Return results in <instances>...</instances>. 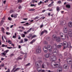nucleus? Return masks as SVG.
I'll return each mask as SVG.
<instances>
[{
  "label": "nucleus",
  "instance_id": "nucleus-7",
  "mask_svg": "<svg viewBox=\"0 0 72 72\" xmlns=\"http://www.w3.org/2000/svg\"><path fill=\"white\" fill-rule=\"evenodd\" d=\"M9 51V50H7L4 51V52L3 53H1V54L3 55H4V56H5L6 55V53L8 52Z\"/></svg>",
  "mask_w": 72,
  "mask_h": 72
},
{
  "label": "nucleus",
  "instance_id": "nucleus-18",
  "mask_svg": "<svg viewBox=\"0 0 72 72\" xmlns=\"http://www.w3.org/2000/svg\"><path fill=\"white\" fill-rule=\"evenodd\" d=\"M4 67V64H1V65H0V69H1V68H3V67Z\"/></svg>",
  "mask_w": 72,
  "mask_h": 72
},
{
  "label": "nucleus",
  "instance_id": "nucleus-58",
  "mask_svg": "<svg viewBox=\"0 0 72 72\" xmlns=\"http://www.w3.org/2000/svg\"><path fill=\"white\" fill-rule=\"evenodd\" d=\"M49 7H51V4H50L48 5Z\"/></svg>",
  "mask_w": 72,
  "mask_h": 72
},
{
  "label": "nucleus",
  "instance_id": "nucleus-14",
  "mask_svg": "<svg viewBox=\"0 0 72 72\" xmlns=\"http://www.w3.org/2000/svg\"><path fill=\"white\" fill-rule=\"evenodd\" d=\"M51 54V53H50V55H51V54ZM45 58H49V57H50V54H46L45 55Z\"/></svg>",
  "mask_w": 72,
  "mask_h": 72
},
{
  "label": "nucleus",
  "instance_id": "nucleus-53",
  "mask_svg": "<svg viewBox=\"0 0 72 72\" xmlns=\"http://www.w3.org/2000/svg\"><path fill=\"white\" fill-rule=\"evenodd\" d=\"M12 38H13L14 39H15V38H16V36H15L14 35L13 37H12Z\"/></svg>",
  "mask_w": 72,
  "mask_h": 72
},
{
  "label": "nucleus",
  "instance_id": "nucleus-39",
  "mask_svg": "<svg viewBox=\"0 0 72 72\" xmlns=\"http://www.w3.org/2000/svg\"><path fill=\"white\" fill-rule=\"evenodd\" d=\"M44 32L43 31H42L40 33V36L44 34Z\"/></svg>",
  "mask_w": 72,
  "mask_h": 72
},
{
  "label": "nucleus",
  "instance_id": "nucleus-9",
  "mask_svg": "<svg viewBox=\"0 0 72 72\" xmlns=\"http://www.w3.org/2000/svg\"><path fill=\"white\" fill-rule=\"evenodd\" d=\"M63 32L65 33H66L68 32V30L67 27H64L63 30Z\"/></svg>",
  "mask_w": 72,
  "mask_h": 72
},
{
  "label": "nucleus",
  "instance_id": "nucleus-59",
  "mask_svg": "<svg viewBox=\"0 0 72 72\" xmlns=\"http://www.w3.org/2000/svg\"><path fill=\"white\" fill-rule=\"evenodd\" d=\"M38 72H42V70H37Z\"/></svg>",
  "mask_w": 72,
  "mask_h": 72
},
{
  "label": "nucleus",
  "instance_id": "nucleus-13",
  "mask_svg": "<svg viewBox=\"0 0 72 72\" xmlns=\"http://www.w3.org/2000/svg\"><path fill=\"white\" fill-rule=\"evenodd\" d=\"M60 36L61 37H66V35L63 34L62 33H60Z\"/></svg>",
  "mask_w": 72,
  "mask_h": 72
},
{
  "label": "nucleus",
  "instance_id": "nucleus-60",
  "mask_svg": "<svg viewBox=\"0 0 72 72\" xmlns=\"http://www.w3.org/2000/svg\"><path fill=\"white\" fill-rule=\"evenodd\" d=\"M14 55V54H11L10 55L11 57H12V56H13Z\"/></svg>",
  "mask_w": 72,
  "mask_h": 72
},
{
  "label": "nucleus",
  "instance_id": "nucleus-25",
  "mask_svg": "<svg viewBox=\"0 0 72 72\" xmlns=\"http://www.w3.org/2000/svg\"><path fill=\"white\" fill-rule=\"evenodd\" d=\"M3 23H4V21L3 20H1L0 22V26H2Z\"/></svg>",
  "mask_w": 72,
  "mask_h": 72
},
{
  "label": "nucleus",
  "instance_id": "nucleus-42",
  "mask_svg": "<svg viewBox=\"0 0 72 72\" xmlns=\"http://www.w3.org/2000/svg\"><path fill=\"white\" fill-rule=\"evenodd\" d=\"M36 4L35 5L34 4H31L30 6H36Z\"/></svg>",
  "mask_w": 72,
  "mask_h": 72
},
{
  "label": "nucleus",
  "instance_id": "nucleus-37",
  "mask_svg": "<svg viewBox=\"0 0 72 72\" xmlns=\"http://www.w3.org/2000/svg\"><path fill=\"white\" fill-rule=\"evenodd\" d=\"M22 2V0H18L17 2L18 3H21Z\"/></svg>",
  "mask_w": 72,
  "mask_h": 72
},
{
  "label": "nucleus",
  "instance_id": "nucleus-24",
  "mask_svg": "<svg viewBox=\"0 0 72 72\" xmlns=\"http://www.w3.org/2000/svg\"><path fill=\"white\" fill-rule=\"evenodd\" d=\"M35 10L33 8H31L29 9V11H30V12H32V11H35Z\"/></svg>",
  "mask_w": 72,
  "mask_h": 72
},
{
  "label": "nucleus",
  "instance_id": "nucleus-29",
  "mask_svg": "<svg viewBox=\"0 0 72 72\" xmlns=\"http://www.w3.org/2000/svg\"><path fill=\"white\" fill-rule=\"evenodd\" d=\"M42 3V1H40V2L39 3H38V5L39 6H40V4H41Z\"/></svg>",
  "mask_w": 72,
  "mask_h": 72
},
{
  "label": "nucleus",
  "instance_id": "nucleus-64",
  "mask_svg": "<svg viewBox=\"0 0 72 72\" xmlns=\"http://www.w3.org/2000/svg\"><path fill=\"white\" fill-rule=\"evenodd\" d=\"M6 3V1H3V3L4 4H5V3Z\"/></svg>",
  "mask_w": 72,
  "mask_h": 72
},
{
  "label": "nucleus",
  "instance_id": "nucleus-48",
  "mask_svg": "<svg viewBox=\"0 0 72 72\" xmlns=\"http://www.w3.org/2000/svg\"><path fill=\"white\" fill-rule=\"evenodd\" d=\"M4 39H5V40H7V39L6 38V36L4 35Z\"/></svg>",
  "mask_w": 72,
  "mask_h": 72
},
{
  "label": "nucleus",
  "instance_id": "nucleus-11",
  "mask_svg": "<svg viewBox=\"0 0 72 72\" xmlns=\"http://www.w3.org/2000/svg\"><path fill=\"white\" fill-rule=\"evenodd\" d=\"M68 25L70 27H71L72 28V22L71 21L69 22L68 23Z\"/></svg>",
  "mask_w": 72,
  "mask_h": 72
},
{
  "label": "nucleus",
  "instance_id": "nucleus-17",
  "mask_svg": "<svg viewBox=\"0 0 72 72\" xmlns=\"http://www.w3.org/2000/svg\"><path fill=\"white\" fill-rule=\"evenodd\" d=\"M67 63L69 64H72V61L71 60H69V61H67Z\"/></svg>",
  "mask_w": 72,
  "mask_h": 72
},
{
  "label": "nucleus",
  "instance_id": "nucleus-32",
  "mask_svg": "<svg viewBox=\"0 0 72 72\" xmlns=\"http://www.w3.org/2000/svg\"><path fill=\"white\" fill-rule=\"evenodd\" d=\"M44 67H46V66L45 65V64H44L42 65V68H44Z\"/></svg>",
  "mask_w": 72,
  "mask_h": 72
},
{
  "label": "nucleus",
  "instance_id": "nucleus-6",
  "mask_svg": "<svg viewBox=\"0 0 72 72\" xmlns=\"http://www.w3.org/2000/svg\"><path fill=\"white\" fill-rule=\"evenodd\" d=\"M54 63V62H51V65H52V66H54L55 67H56L57 68H58V67H59V66H60V63H59V64H53V63Z\"/></svg>",
  "mask_w": 72,
  "mask_h": 72
},
{
  "label": "nucleus",
  "instance_id": "nucleus-8",
  "mask_svg": "<svg viewBox=\"0 0 72 72\" xmlns=\"http://www.w3.org/2000/svg\"><path fill=\"white\" fill-rule=\"evenodd\" d=\"M68 34L69 37H72V30H70L68 32Z\"/></svg>",
  "mask_w": 72,
  "mask_h": 72
},
{
  "label": "nucleus",
  "instance_id": "nucleus-47",
  "mask_svg": "<svg viewBox=\"0 0 72 72\" xmlns=\"http://www.w3.org/2000/svg\"><path fill=\"white\" fill-rule=\"evenodd\" d=\"M30 63H29L28 64L26 65V66H30Z\"/></svg>",
  "mask_w": 72,
  "mask_h": 72
},
{
  "label": "nucleus",
  "instance_id": "nucleus-34",
  "mask_svg": "<svg viewBox=\"0 0 72 72\" xmlns=\"http://www.w3.org/2000/svg\"><path fill=\"white\" fill-rule=\"evenodd\" d=\"M32 28H31L29 30H28L27 31V32L28 33L29 32H30V31H31V30H32Z\"/></svg>",
  "mask_w": 72,
  "mask_h": 72
},
{
  "label": "nucleus",
  "instance_id": "nucleus-51",
  "mask_svg": "<svg viewBox=\"0 0 72 72\" xmlns=\"http://www.w3.org/2000/svg\"><path fill=\"white\" fill-rule=\"evenodd\" d=\"M29 24V23L28 22H27L26 23V25H27V24H28V26H29V25H30V24Z\"/></svg>",
  "mask_w": 72,
  "mask_h": 72
},
{
  "label": "nucleus",
  "instance_id": "nucleus-12",
  "mask_svg": "<svg viewBox=\"0 0 72 72\" xmlns=\"http://www.w3.org/2000/svg\"><path fill=\"white\" fill-rule=\"evenodd\" d=\"M36 50L37 53H41V49L40 48L37 49Z\"/></svg>",
  "mask_w": 72,
  "mask_h": 72
},
{
  "label": "nucleus",
  "instance_id": "nucleus-35",
  "mask_svg": "<svg viewBox=\"0 0 72 72\" xmlns=\"http://www.w3.org/2000/svg\"><path fill=\"white\" fill-rule=\"evenodd\" d=\"M36 36H37L36 35H34L32 37V39H33V38H35V37H36Z\"/></svg>",
  "mask_w": 72,
  "mask_h": 72
},
{
  "label": "nucleus",
  "instance_id": "nucleus-16",
  "mask_svg": "<svg viewBox=\"0 0 72 72\" xmlns=\"http://www.w3.org/2000/svg\"><path fill=\"white\" fill-rule=\"evenodd\" d=\"M35 41H36V40H35V39L33 40L32 41L30 42V44H33V42H35Z\"/></svg>",
  "mask_w": 72,
  "mask_h": 72
},
{
  "label": "nucleus",
  "instance_id": "nucleus-30",
  "mask_svg": "<svg viewBox=\"0 0 72 72\" xmlns=\"http://www.w3.org/2000/svg\"><path fill=\"white\" fill-rule=\"evenodd\" d=\"M24 42H27L28 41V39L26 38H24Z\"/></svg>",
  "mask_w": 72,
  "mask_h": 72
},
{
  "label": "nucleus",
  "instance_id": "nucleus-22",
  "mask_svg": "<svg viewBox=\"0 0 72 72\" xmlns=\"http://www.w3.org/2000/svg\"><path fill=\"white\" fill-rule=\"evenodd\" d=\"M19 43L20 44L23 43V39H21V40L19 41Z\"/></svg>",
  "mask_w": 72,
  "mask_h": 72
},
{
  "label": "nucleus",
  "instance_id": "nucleus-49",
  "mask_svg": "<svg viewBox=\"0 0 72 72\" xmlns=\"http://www.w3.org/2000/svg\"><path fill=\"white\" fill-rule=\"evenodd\" d=\"M5 72H10V69H8L7 71H6Z\"/></svg>",
  "mask_w": 72,
  "mask_h": 72
},
{
  "label": "nucleus",
  "instance_id": "nucleus-20",
  "mask_svg": "<svg viewBox=\"0 0 72 72\" xmlns=\"http://www.w3.org/2000/svg\"><path fill=\"white\" fill-rule=\"evenodd\" d=\"M1 31L3 33H5V32L4 31V28L3 27H2L1 28Z\"/></svg>",
  "mask_w": 72,
  "mask_h": 72
},
{
  "label": "nucleus",
  "instance_id": "nucleus-46",
  "mask_svg": "<svg viewBox=\"0 0 72 72\" xmlns=\"http://www.w3.org/2000/svg\"><path fill=\"white\" fill-rule=\"evenodd\" d=\"M7 49H10L11 48H13V47H7Z\"/></svg>",
  "mask_w": 72,
  "mask_h": 72
},
{
  "label": "nucleus",
  "instance_id": "nucleus-57",
  "mask_svg": "<svg viewBox=\"0 0 72 72\" xmlns=\"http://www.w3.org/2000/svg\"><path fill=\"white\" fill-rule=\"evenodd\" d=\"M43 24H42L41 25H40V28H42V27H43Z\"/></svg>",
  "mask_w": 72,
  "mask_h": 72
},
{
  "label": "nucleus",
  "instance_id": "nucleus-27",
  "mask_svg": "<svg viewBox=\"0 0 72 72\" xmlns=\"http://www.w3.org/2000/svg\"><path fill=\"white\" fill-rule=\"evenodd\" d=\"M62 72V69H58L57 70V72Z\"/></svg>",
  "mask_w": 72,
  "mask_h": 72
},
{
  "label": "nucleus",
  "instance_id": "nucleus-41",
  "mask_svg": "<svg viewBox=\"0 0 72 72\" xmlns=\"http://www.w3.org/2000/svg\"><path fill=\"white\" fill-rule=\"evenodd\" d=\"M39 17H38L37 16L35 17V18L34 19V20H36V19H39Z\"/></svg>",
  "mask_w": 72,
  "mask_h": 72
},
{
  "label": "nucleus",
  "instance_id": "nucleus-31",
  "mask_svg": "<svg viewBox=\"0 0 72 72\" xmlns=\"http://www.w3.org/2000/svg\"><path fill=\"white\" fill-rule=\"evenodd\" d=\"M66 35L65 37H64V38H63V37H62V40H63V41H64L65 40H66Z\"/></svg>",
  "mask_w": 72,
  "mask_h": 72
},
{
  "label": "nucleus",
  "instance_id": "nucleus-26",
  "mask_svg": "<svg viewBox=\"0 0 72 72\" xmlns=\"http://www.w3.org/2000/svg\"><path fill=\"white\" fill-rule=\"evenodd\" d=\"M2 40L3 42H5V40H4V38L3 37V36H2Z\"/></svg>",
  "mask_w": 72,
  "mask_h": 72
},
{
  "label": "nucleus",
  "instance_id": "nucleus-44",
  "mask_svg": "<svg viewBox=\"0 0 72 72\" xmlns=\"http://www.w3.org/2000/svg\"><path fill=\"white\" fill-rule=\"evenodd\" d=\"M48 49V47H44L43 48V50H45V49Z\"/></svg>",
  "mask_w": 72,
  "mask_h": 72
},
{
  "label": "nucleus",
  "instance_id": "nucleus-63",
  "mask_svg": "<svg viewBox=\"0 0 72 72\" xmlns=\"http://www.w3.org/2000/svg\"><path fill=\"white\" fill-rule=\"evenodd\" d=\"M22 7L21 6H20L19 7V9H21Z\"/></svg>",
  "mask_w": 72,
  "mask_h": 72
},
{
  "label": "nucleus",
  "instance_id": "nucleus-52",
  "mask_svg": "<svg viewBox=\"0 0 72 72\" xmlns=\"http://www.w3.org/2000/svg\"><path fill=\"white\" fill-rule=\"evenodd\" d=\"M23 33H24V35H26L27 33L26 32H24Z\"/></svg>",
  "mask_w": 72,
  "mask_h": 72
},
{
  "label": "nucleus",
  "instance_id": "nucleus-50",
  "mask_svg": "<svg viewBox=\"0 0 72 72\" xmlns=\"http://www.w3.org/2000/svg\"><path fill=\"white\" fill-rule=\"evenodd\" d=\"M6 30H9V27H7Z\"/></svg>",
  "mask_w": 72,
  "mask_h": 72
},
{
  "label": "nucleus",
  "instance_id": "nucleus-3",
  "mask_svg": "<svg viewBox=\"0 0 72 72\" xmlns=\"http://www.w3.org/2000/svg\"><path fill=\"white\" fill-rule=\"evenodd\" d=\"M52 37L53 40H54L56 39V40L57 42H60V38L59 37H57L56 35H53Z\"/></svg>",
  "mask_w": 72,
  "mask_h": 72
},
{
  "label": "nucleus",
  "instance_id": "nucleus-5",
  "mask_svg": "<svg viewBox=\"0 0 72 72\" xmlns=\"http://www.w3.org/2000/svg\"><path fill=\"white\" fill-rule=\"evenodd\" d=\"M50 59L51 61H55L57 60V57L54 56H51L50 57Z\"/></svg>",
  "mask_w": 72,
  "mask_h": 72
},
{
  "label": "nucleus",
  "instance_id": "nucleus-23",
  "mask_svg": "<svg viewBox=\"0 0 72 72\" xmlns=\"http://www.w3.org/2000/svg\"><path fill=\"white\" fill-rule=\"evenodd\" d=\"M2 47H3V48L4 47H5L6 48L7 46H8L7 45H5L4 44H3L2 45Z\"/></svg>",
  "mask_w": 72,
  "mask_h": 72
},
{
  "label": "nucleus",
  "instance_id": "nucleus-2",
  "mask_svg": "<svg viewBox=\"0 0 72 72\" xmlns=\"http://www.w3.org/2000/svg\"><path fill=\"white\" fill-rule=\"evenodd\" d=\"M63 46H64V49H66V48H70V47L71 48V42H68L67 43L66 41L64 42Z\"/></svg>",
  "mask_w": 72,
  "mask_h": 72
},
{
  "label": "nucleus",
  "instance_id": "nucleus-15",
  "mask_svg": "<svg viewBox=\"0 0 72 72\" xmlns=\"http://www.w3.org/2000/svg\"><path fill=\"white\" fill-rule=\"evenodd\" d=\"M42 72H46V71L47 72H53V71H50V70H49L48 71V70H46L45 71V70H42Z\"/></svg>",
  "mask_w": 72,
  "mask_h": 72
},
{
  "label": "nucleus",
  "instance_id": "nucleus-36",
  "mask_svg": "<svg viewBox=\"0 0 72 72\" xmlns=\"http://www.w3.org/2000/svg\"><path fill=\"white\" fill-rule=\"evenodd\" d=\"M22 58L18 57L17 59V60H22Z\"/></svg>",
  "mask_w": 72,
  "mask_h": 72
},
{
  "label": "nucleus",
  "instance_id": "nucleus-61",
  "mask_svg": "<svg viewBox=\"0 0 72 72\" xmlns=\"http://www.w3.org/2000/svg\"><path fill=\"white\" fill-rule=\"evenodd\" d=\"M21 46L20 45L19 46H18V48L19 49H21Z\"/></svg>",
  "mask_w": 72,
  "mask_h": 72
},
{
  "label": "nucleus",
  "instance_id": "nucleus-28",
  "mask_svg": "<svg viewBox=\"0 0 72 72\" xmlns=\"http://www.w3.org/2000/svg\"><path fill=\"white\" fill-rule=\"evenodd\" d=\"M21 37H25V34H21Z\"/></svg>",
  "mask_w": 72,
  "mask_h": 72
},
{
  "label": "nucleus",
  "instance_id": "nucleus-4",
  "mask_svg": "<svg viewBox=\"0 0 72 72\" xmlns=\"http://www.w3.org/2000/svg\"><path fill=\"white\" fill-rule=\"evenodd\" d=\"M14 68H13L12 70L11 71V72H17V71H19V69H21L20 68H18L15 69V68H17V66L16 65L14 66Z\"/></svg>",
  "mask_w": 72,
  "mask_h": 72
},
{
  "label": "nucleus",
  "instance_id": "nucleus-56",
  "mask_svg": "<svg viewBox=\"0 0 72 72\" xmlns=\"http://www.w3.org/2000/svg\"><path fill=\"white\" fill-rule=\"evenodd\" d=\"M46 10H44L42 11V13H44V12H45V11Z\"/></svg>",
  "mask_w": 72,
  "mask_h": 72
},
{
  "label": "nucleus",
  "instance_id": "nucleus-54",
  "mask_svg": "<svg viewBox=\"0 0 72 72\" xmlns=\"http://www.w3.org/2000/svg\"><path fill=\"white\" fill-rule=\"evenodd\" d=\"M35 1H36V0H32V2L33 3H34L35 2Z\"/></svg>",
  "mask_w": 72,
  "mask_h": 72
},
{
  "label": "nucleus",
  "instance_id": "nucleus-10",
  "mask_svg": "<svg viewBox=\"0 0 72 72\" xmlns=\"http://www.w3.org/2000/svg\"><path fill=\"white\" fill-rule=\"evenodd\" d=\"M68 68L69 67H68V65L67 64H65L64 66V69H68Z\"/></svg>",
  "mask_w": 72,
  "mask_h": 72
},
{
  "label": "nucleus",
  "instance_id": "nucleus-33",
  "mask_svg": "<svg viewBox=\"0 0 72 72\" xmlns=\"http://www.w3.org/2000/svg\"><path fill=\"white\" fill-rule=\"evenodd\" d=\"M6 35H10V33L9 32H6Z\"/></svg>",
  "mask_w": 72,
  "mask_h": 72
},
{
  "label": "nucleus",
  "instance_id": "nucleus-21",
  "mask_svg": "<svg viewBox=\"0 0 72 72\" xmlns=\"http://www.w3.org/2000/svg\"><path fill=\"white\" fill-rule=\"evenodd\" d=\"M62 43L59 44L58 45V48H60L62 47Z\"/></svg>",
  "mask_w": 72,
  "mask_h": 72
},
{
  "label": "nucleus",
  "instance_id": "nucleus-1",
  "mask_svg": "<svg viewBox=\"0 0 72 72\" xmlns=\"http://www.w3.org/2000/svg\"><path fill=\"white\" fill-rule=\"evenodd\" d=\"M54 47H56V48H54ZM57 45H54V46H51V45H48L47 46V49L49 50L50 52H51L50 54L51 55L53 54V49H54L53 51V53H57L58 51V50H57Z\"/></svg>",
  "mask_w": 72,
  "mask_h": 72
},
{
  "label": "nucleus",
  "instance_id": "nucleus-43",
  "mask_svg": "<svg viewBox=\"0 0 72 72\" xmlns=\"http://www.w3.org/2000/svg\"><path fill=\"white\" fill-rule=\"evenodd\" d=\"M58 12H59V7H57L56 8Z\"/></svg>",
  "mask_w": 72,
  "mask_h": 72
},
{
  "label": "nucleus",
  "instance_id": "nucleus-40",
  "mask_svg": "<svg viewBox=\"0 0 72 72\" xmlns=\"http://www.w3.org/2000/svg\"><path fill=\"white\" fill-rule=\"evenodd\" d=\"M43 50L44 53H47L48 52V50Z\"/></svg>",
  "mask_w": 72,
  "mask_h": 72
},
{
  "label": "nucleus",
  "instance_id": "nucleus-19",
  "mask_svg": "<svg viewBox=\"0 0 72 72\" xmlns=\"http://www.w3.org/2000/svg\"><path fill=\"white\" fill-rule=\"evenodd\" d=\"M66 8H71V6H70L69 4H66Z\"/></svg>",
  "mask_w": 72,
  "mask_h": 72
},
{
  "label": "nucleus",
  "instance_id": "nucleus-55",
  "mask_svg": "<svg viewBox=\"0 0 72 72\" xmlns=\"http://www.w3.org/2000/svg\"><path fill=\"white\" fill-rule=\"evenodd\" d=\"M43 32H46V33H47V31L45 30H44V31H43Z\"/></svg>",
  "mask_w": 72,
  "mask_h": 72
},
{
  "label": "nucleus",
  "instance_id": "nucleus-45",
  "mask_svg": "<svg viewBox=\"0 0 72 72\" xmlns=\"http://www.w3.org/2000/svg\"><path fill=\"white\" fill-rule=\"evenodd\" d=\"M8 19L9 21H12V18L10 17H8Z\"/></svg>",
  "mask_w": 72,
  "mask_h": 72
},
{
  "label": "nucleus",
  "instance_id": "nucleus-62",
  "mask_svg": "<svg viewBox=\"0 0 72 72\" xmlns=\"http://www.w3.org/2000/svg\"><path fill=\"white\" fill-rule=\"evenodd\" d=\"M58 3L59 4H60V3H61V1H58Z\"/></svg>",
  "mask_w": 72,
  "mask_h": 72
},
{
  "label": "nucleus",
  "instance_id": "nucleus-38",
  "mask_svg": "<svg viewBox=\"0 0 72 72\" xmlns=\"http://www.w3.org/2000/svg\"><path fill=\"white\" fill-rule=\"evenodd\" d=\"M17 15H18V14L14 15V18H16L17 17Z\"/></svg>",
  "mask_w": 72,
  "mask_h": 72
}]
</instances>
